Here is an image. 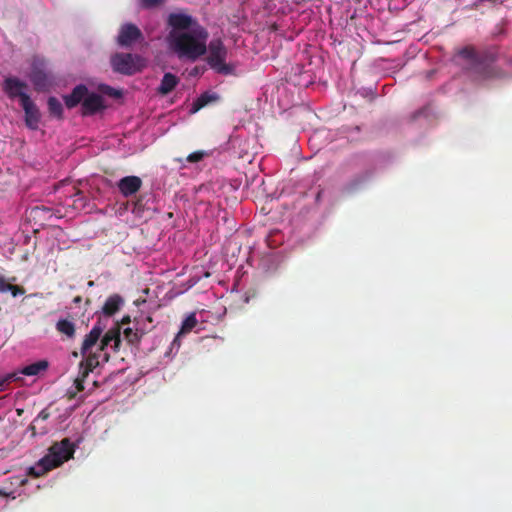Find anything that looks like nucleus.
<instances>
[{"label": "nucleus", "mask_w": 512, "mask_h": 512, "mask_svg": "<svg viewBox=\"0 0 512 512\" xmlns=\"http://www.w3.org/2000/svg\"><path fill=\"white\" fill-rule=\"evenodd\" d=\"M507 64L512 68V56L507 60Z\"/></svg>", "instance_id": "obj_38"}, {"label": "nucleus", "mask_w": 512, "mask_h": 512, "mask_svg": "<svg viewBox=\"0 0 512 512\" xmlns=\"http://www.w3.org/2000/svg\"><path fill=\"white\" fill-rule=\"evenodd\" d=\"M88 93V88L85 85H77L69 95L63 97L65 105L67 108L72 109L78 104H82Z\"/></svg>", "instance_id": "obj_10"}, {"label": "nucleus", "mask_w": 512, "mask_h": 512, "mask_svg": "<svg viewBox=\"0 0 512 512\" xmlns=\"http://www.w3.org/2000/svg\"><path fill=\"white\" fill-rule=\"evenodd\" d=\"M510 75L502 68L495 65H487L483 68V79H506Z\"/></svg>", "instance_id": "obj_17"}, {"label": "nucleus", "mask_w": 512, "mask_h": 512, "mask_svg": "<svg viewBox=\"0 0 512 512\" xmlns=\"http://www.w3.org/2000/svg\"><path fill=\"white\" fill-rule=\"evenodd\" d=\"M75 386L77 388L78 391H83L84 390V381H83V378H76L75 379Z\"/></svg>", "instance_id": "obj_32"}, {"label": "nucleus", "mask_w": 512, "mask_h": 512, "mask_svg": "<svg viewBox=\"0 0 512 512\" xmlns=\"http://www.w3.org/2000/svg\"><path fill=\"white\" fill-rule=\"evenodd\" d=\"M104 100L103 97L100 94L97 93H88L86 98L84 99L82 103V115H93L102 109L105 108L104 106Z\"/></svg>", "instance_id": "obj_9"}, {"label": "nucleus", "mask_w": 512, "mask_h": 512, "mask_svg": "<svg viewBox=\"0 0 512 512\" xmlns=\"http://www.w3.org/2000/svg\"><path fill=\"white\" fill-rule=\"evenodd\" d=\"M166 0H139L140 6L144 9H152L164 4Z\"/></svg>", "instance_id": "obj_26"}, {"label": "nucleus", "mask_w": 512, "mask_h": 512, "mask_svg": "<svg viewBox=\"0 0 512 512\" xmlns=\"http://www.w3.org/2000/svg\"><path fill=\"white\" fill-rule=\"evenodd\" d=\"M120 329V324H117L115 327L109 329L102 337L103 344L111 346L114 352H118L121 346Z\"/></svg>", "instance_id": "obj_14"}, {"label": "nucleus", "mask_w": 512, "mask_h": 512, "mask_svg": "<svg viewBox=\"0 0 512 512\" xmlns=\"http://www.w3.org/2000/svg\"><path fill=\"white\" fill-rule=\"evenodd\" d=\"M168 24L173 29L186 30L193 27L195 20L187 14L171 13L168 17Z\"/></svg>", "instance_id": "obj_11"}, {"label": "nucleus", "mask_w": 512, "mask_h": 512, "mask_svg": "<svg viewBox=\"0 0 512 512\" xmlns=\"http://www.w3.org/2000/svg\"><path fill=\"white\" fill-rule=\"evenodd\" d=\"M10 292L13 297L21 296L25 293V289L18 285H13L0 274V293Z\"/></svg>", "instance_id": "obj_20"}, {"label": "nucleus", "mask_w": 512, "mask_h": 512, "mask_svg": "<svg viewBox=\"0 0 512 512\" xmlns=\"http://www.w3.org/2000/svg\"><path fill=\"white\" fill-rule=\"evenodd\" d=\"M47 105L51 116H54L58 119H61L63 117L62 103L56 97H49Z\"/></svg>", "instance_id": "obj_21"}, {"label": "nucleus", "mask_w": 512, "mask_h": 512, "mask_svg": "<svg viewBox=\"0 0 512 512\" xmlns=\"http://www.w3.org/2000/svg\"><path fill=\"white\" fill-rule=\"evenodd\" d=\"M111 66L117 73L133 75L140 72L145 66V59L131 53H116L111 57Z\"/></svg>", "instance_id": "obj_4"}, {"label": "nucleus", "mask_w": 512, "mask_h": 512, "mask_svg": "<svg viewBox=\"0 0 512 512\" xmlns=\"http://www.w3.org/2000/svg\"><path fill=\"white\" fill-rule=\"evenodd\" d=\"M50 417V412L48 411L47 408L45 409H42L39 414L37 415L36 419L34 420V422L38 421V420H42V421H45L47 420L48 418Z\"/></svg>", "instance_id": "obj_30"}, {"label": "nucleus", "mask_w": 512, "mask_h": 512, "mask_svg": "<svg viewBox=\"0 0 512 512\" xmlns=\"http://www.w3.org/2000/svg\"><path fill=\"white\" fill-rule=\"evenodd\" d=\"M109 359H110V355L108 353H103L102 361L103 362H108Z\"/></svg>", "instance_id": "obj_36"}, {"label": "nucleus", "mask_w": 512, "mask_h": 512, "mask_svg": "<svg viewBox=\"0 0 512 512\" xmlns=\"http://www.w3.org/2000/svg\"><path fill=\"white\" fill-rule=\"evenodd\" d=\"M28 85L17 77H7L3 81V91L10 99L19 98L20 104L24 103V97L30 99L27 94Z\"/></svg>", "instance_id": "obj_5"}, {"label": "nucleus", "mask_w": 512, "mask_h": 512, "mask_svg": "<svg viewBox=\"0 0 512 512\" xmlns=\"http://www.w3.org/2000/svg\"><path fill=\"white\" fill-rule=\"evenodd\" d=\"M208 65L217 73L228 75L233 72V67L226 63L227 49L221 39H213L207 46Z\"/></svg>", "instance_id": "obj_3"}, {"label": "nucleus", "mask_w": 512, "mask_h": 512, "mask_svg": "<svg viewBox=\"0 0 512 512\" xmlns=\"http://www.w3.org/2000/svg\"><path fill=\"white\" fill-rule=\"evenodd\" d=\"M31 81L36 88H42L46 84V75L41 71L34 72L32 74Z\"/></svg>", "instance_id": "obj_25"}, {"label": "nucleus", "mask_w": 512, "mask_h": 512, "mask_svg": "<svg viewBox=\"0 0 512 512\" xmlns=\"http://www.w3.org/2000/svg\"><path fill=\"white\" fill-rule=\"evenodd\" d=\"M208 32L197 25L192 32L170 33V48L179 59L195 61L207 52Z\"/></svg>", "instance_id": "obj_1"}, {"label": "nucleus", "mask_w": 512, "mask_h": 512, "mask_svg": "<svg viewBox=\"0 0 512 512\" xmlns=\"http://www.w3.org/2000/svg\"><path fill=\"white\" fill-rule=\"evenodd\" d=\"M124 337L130 344L138 343L145 333L143 330L139 331L137 328L136 331H134L132 328H126L124 330Z\"/></svg>", "instance_id": "obj_23"}, {"label": "nucleus", "mask_w": 512, "mask_h": 512, "mask_svg": "<svg viewBox=\"0 0 512 512\" xmlns=\"http://www.w3.org/2000/svg\"><path fill=\"white\" fill-rule=\"evenodd\" d=\"M131 322L130 316H124L121 320V324H129Z\"/></svg>", "instance_id": "obj_34"}, {"label": "nucleus", "mask_w": 512, "mask_h": 512, "mask_svg": "<svg viewBox=\"0 0 512 512\" xmlns=\"http://www.w3.org/2000/svg\"><path fill=\"white\" fill-rule=\"evenodd\" d=\"M459 55L468 60H474L476 58V53L471 47H464L460 50Z\"/></svg>", "instance_id": "obj_28"}, {"label": "nucleus", "mask_w": 512, "mask_h": 512, "mask_svg": "<svg viewBox=\"0 0 512 512\" xmlns=\"http://www.w3.org/2000/svg\"><path fill=\"white\" fill-rule=\"evenodd\" d=\"M18 379L19 377L17 373L8 374L7 376L0 380V390H3L6 384Z\"/></svg>", "instance_id": "obj_29"}, {"label": "nucleus", "mask_w": 512, "mask_h": 512, "mask_svg": "<svg viewBox=\"0 0 512 512\" xmlns=\"http://www.w3.org/2000/svg\"><path fill=\"white\" fill-rule=\"evenodd\" d=\"M109 345H104L103 340L100 341L99 351L103 352Z\"/></svg>", "instance_id": "obj_35"}, {"label": "nucleus", "mask_w": 512, "mask_h": 512, "mask_svg": "<svg viewBox=\"0 0 512 512\" xmlns=\"http://www.w3.org/2000/svg\"><path fill=\"white\" fill-rule=\"evenodd\" d=\"M363 181H364V179H363V178H361V177H359V178L354 179V180L350 183V185H351V187H356L358 184H360V183H361V182H363Z\"/></svg>", "instance_id": "obj_33"}, {"label": "nucleus", "mask_w": 512, "mask_h": 512, "mask_svg": "<svg viewBox=\"0 0 512 512\" xmlns=\"http://www.w3.org/2000/svg\"><path fill=\"white\" fill-rule=\"evenodd\" d=\"M24 113H25V124L28 128L32 130L38 129L41 114L38 107L35 103L30 99L24 97V103L21 104Z\"/></svg>", "instance_id": "obj_7"}, {"label": "nucleus", "mask_w": 512, "mask_h": 512, "mask_svg": "<svg viewBox=\"0 0 512 512\" xmlns=\"http://www.w3.org/2000/svg\"><path fill=\"white\" fill-rule=\"evenodd\" d=\"M102 333L103 327L100 325V323L95 324L83 340L81 346V354L83 356L86 355L87 351L99 341Z\"/></svg>", "instance_id": "obj_12"}, {"label": "nucleus", "mask_w": 512, "mask_h": 512, "mask_svg": "<svg viewBox=\"0 0 512 512\" xmlns=\"http://www.w3.org/2000/svg\"><path fill=\"white\" fill-rule=\"evenodd\" d=\"M206 156H208V153L205 151H195L187 156V161L190 163H197L202 161Z\"/></svg>", "instance_id": "obj_27"}, {"label": "nucleus", "mask_w": 512, "mask_h": 512, "mask_svg": "<svg viewBox=\"0 0 512 512\" xmlns=\"http://www.w3.org/2000/svg\"><path fill=\"white\" fill-rule=\"evenodd\" d=\"M123 304H124V299L121 295L112 294L104 302L101 311L105 316L111 317L117 311H119V309L121 308V306H123Z\"/></svg>", "instance_id": "obj_13"}, {"label": "nucleus", "mask_w": 512, "mask_h": 512, "mask_svg": "<svg viewBox=\"0 0 512 512\" xmlns=\"http://www.w3.org/2000/svg\"><path fill=\"white\" fill-rule=\"evenodd\" d=\"M56 330L65 335L68 339H73L76 335L75 323L69 319H59L55 325Z\"/></svg>", "instance_id": "obj_16"}, {"label": "nucleus", "mask_w": 512, "mask_h": 512, "mask_svg": "<svg viewBox=\"0 0 512 512\" xmlns=\"http://www.w3.org/2000/svg\"><path fill=\"white\" fill-rule=\"evenodd\" d=\"M178 83L179 78L176 75L170 72L165 73L157 91L161 95H167L175 89Z\"/></svg>", "instance_id": "obj_15"}, {"label": "nucleus", "mask_w": 512, "mask_h": 512, "mask_svg": "<svg viewBox=\"0 0 512 512\" xmlns=\"http://www.w3.org/2000/svg\"><path fill=\"white\" fill-rule=\"evenodd\" d=\"M91 371H88L86 367H81L80 366V371H79V375H78V378H83V381L85 382V379L86 377L89 375Z\"/></svg>", "instance_id": "obj_31"}, {"label": "nucleus", "mask_w": 512, "mask_h": 512, "mask_svg": "<svg viewBox=\"0 0 512 512\" xmlns=\"http://www.w3.org/2000/svg\"><path fill=\"white\" fill-rule=\"evenodd\" d=\"M100 355H101L100 352L87 355L85 360H83L80 363L81 367L84 366L87 368L88 371H93L100 363V361H99Z\"/></svg>", "instance_id": "obj_22"}, {"label": "nucleus", "mask_w": 512, "mask_h": 512, "mask_svg": "<svg viewBox=\"0 0 512 512\" xmlns=\"http://www.w3.org/2000/svg\"><path fill=\"white\" fill-rule=\"evenodd\" d=\"M144 39L142 31L133 23L121 25L117 36V43L121 47H130L132 44Z\"/></svg>", "instance_id": "obj_6"}, {"label": "nucleus", "mask_w": 512, "mask_h": 512, "mask_svg": "<svg viewBox=\"0 0 512 512\" xmlns=\"http://www.w3.org/2000/svg\"><path fill=\"white\" fill-rule=\"evenodd\" d=\"M218 96L209 92L202 93L192 104L191 112L196 113L200 109L204 108L207 104L216 101Z\"/></svg>", "instance_id": "obj_19"}, {"label": "nucleus", "mask_w": 512, "mask_h": 512, "mask_svg": "<svg viewBox=\"0 0 512 512\" xmlns=\"http://www.w3.org/2000/svg\"><path fill=\"white\" fill-rule=\"evenodd\" d=\"M81 301H82V297H81V296H76V297L73 299V302H74L75 304H78V303H80Z\"/></svg>", "instance_id": "obj_37"}, {"label": "nucleus", "mask_w": 512, "mask_h": 512, "mask_svg": "<svg viewBox=\"0 0 512 512\" xmlns=\"http://www.w3.org/2000/svg\"><path fill=\"white\" fill-rule=\"evenodd\" d=\"M48 362L46 360H40L34 362L32 364L26 365L20 371L21 374L26 376H37L41 372L45 371L48 368Z\"/></svg>", "instance_id": "obj_18"}, {"label": "nucleus", "mask_w": 512, "mask_h": 512, "mask_svg": "<svg viewBox=\"0 0 512 512\" xmlns=\"http://www.w3.org/2000/svg\"><path fill=\"white\" fill-rule=\"evenodd\" d=\"M197 323H198V321H197L195 313H191L182 322L180 333L190 332L197 325Z\"/></svg>", "instance_id": "obj_24"}, {"label": "nucleus", "mask_w": 512, "mask_h": 512, "mask_svg": "<svg viewBox=\"0 0 512 512\" xmlns=\"http://www.w3.org/2000/svg\"><path fill=\"white\" fill-rule=\"evenodd\" d=\"M74 453L75 445L71 443L69 438L55 442L49 447L48 453L34 467L30 468V474L36 477L42 476L73 458Z\"/></svg>", "instance_id": "obj_2"}, {"label": "nucleus", "mask_w": 512, "mask_h": 512, "mask_svg": "<svg viewBox=\"0 0 512 512\" xmlns=\"http://www.w3.org/2000/svg\"><path fill=\"white\" fill-rule=\"evenodd\" d=\"M93 284H94V283H93V281H90V282L88 283V285H89V286H92Z\"/></svg>", "instance_id": "obj_39"}, {"label": "nucleus", "mask_w": 512, "mask_h": 512, "mask_svg": "<svg viewBox=\"0 0 512 512\" xmlns=\"http://www.w3.org/2000/svg\"><path fill=\"white\" fill-rule=\"evenodd\" d=\"M142 186V180L138 176H125L117 182V187L124 197L136 194Z\"/></svg>", "instance_id": "obj_8"}]
</instances>
